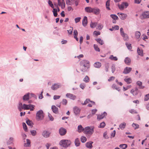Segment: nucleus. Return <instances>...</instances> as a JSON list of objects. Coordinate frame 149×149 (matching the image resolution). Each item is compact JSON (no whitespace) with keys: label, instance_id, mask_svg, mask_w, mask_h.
I'll return each mask as SVG.
<instances>
[{"label":"nucleus","instance_id":"1","mask_svg":"<svg viewBox=\"0 0 149 149\" xmlns=\"http://www.w3.org/2000/svg\"><path fill=\"white\" fill-rule=\"evenodd\" d=\"M45 114L42 110L38 111L36 114V118L37 121L41 120H43Z\"/></svg>","mask_w":149,"mask_h":149},{"label":"nucleus","instance_id":"2","mask_svg":"<svg viewBox=\"0 0 149 149\" xmlns=\"http://www.w3.org/2000/svg\"><path fill=\"white\" fill-rule=\"evenodd\" d=\"M71 143V141L70 140L63 139L60 141L59 144L62 147L67 148L70 146Z\"/></svg>","mask_w":149,"mask_h":149},{"label":"nucleus","instance_id":"3","mask_svg":"<svg viewBox=\"0 0 149 149\" xmlns=\"http://www.w3.org/2000/svg\"><path fill=\"white\" fill-rule=\"evenodd\" d=\"M84 132L86 134L91 135L94 132V127L89 126L86 127L85 128Z\"/></svg>","mask_w":149,"mask_h":149},{"label":"nucleus","instance_id":"4","mask_svg":"<svg viewBox=\"0 0 149 149\" xmlns=\"http://www.w3.org/2000/svg\"><path fill=\"white\" fill-rule=\"evenodd\" d=\"M58 5L56 3H54V6L56 8L58 7V5L61 6L62 9L65 8V4L64 0H58Z\"/></svg>","mask_w":149,"mask_h":149},{"label":"nucleus","instance_id":"5","mask_svg":"<svg viewBox=\"0 0 149 149\" xmlns=\"http://www.w3.org/2000/svg\"><path fill=\"white\" fill-rule=\"evenodd\" d=\"M128 6L127 2H123L120 5L118 4V7L121 10H123L124 8H126Z\"/></svg>","mask_w":149,"mask_h":149},{"label":"nucleus","instance_id":"6","mask_svg":"<svg viewBox=\"0 0 149 149\" xmlns=\"http://www.w3.org/2000/svg\"><path fill=\"white\" fill-rule=\"evenodd\" d=\"M73 110L75 115L78 116L80 113L81 109L78 107L75 106L73 108Z\"/></svg>","mask_w":149,"mask_h":149},{"label":"nucleus","instance_id":"7","mask_svg":"<svg viewBox=\"0 0 149 149\" xmlns=\"http://www.w3.org/2000/svg\"><path fill=\"white\" fill-rule=\"evenodd\" d=\"M89 61L87 60H83L81 61L80 63V66L85 67H86L87 66H89Z\"/></svg>","mask_w":149,"mask_h":149},{"label":"nucleus","instance_id":"8","mask_svg":"<svg viewBox=\"0 0 149 149\" xmlns=\"http://www.w3.org/2000/svg\"><path fill=\"white\" fill-rule=\"evenodd\" d=\"M51 134V132L47 130H44L42 133V136L45 138L49 137Z\"/></svg>","mask_w":149,"mask_h":149},{"label":"nucleus","instance_id":"9","mask_svg":"<svg viewBox=\"0 0 149 149\" xmlns=\"http://www.w3.org/2000/svg\"><path fill=\"white\" fill-rule=\"evenodd\" d=\"M61 86V84L60 83L54 84L52 86L51 88L52 90H56L58 88H60Z\"/></svg>","mask_w":149,"mask_h":149},{"label":"nucleus","instance_id":"10","mask_svg":"<svg viewBox=\"0 0 149 149\" xmlns=\"http://www.w3.org/2000/svg\"><path fill=\"white\" fill-rule=\"evenodd\" d=\"M117 14L120 19L123 20H125L127 17V14L122 13H118Z\"/></svg>","mask_w":149,"mask_h":149},{"label":"nucleus","instance_id":"11","mask_svg":"<svg viewBox=\"0 0 149 149\" xmlns=\"http://www.w3.org/2000/svg\"><path fill=\"white\" fill-rule=\"evenodd\" d=\"M66 96L67 97L73 100H75L76 98V96L75 95L70 93L66 94Z\"/></svg>","mask_w":149,"mask_h":149},{"label":"nucleus","instance_id":"12","mask_svg":"<svg viewBox=\"0 0 149 149\" xmlns=\"http://www.w3.org/2000/svg\"><path fill=\"white\" fill-rule=\"evenodd\" d=\"M59 133L61 136L64 135L66 133V130L64 128L61 127L59 130Z\"/></svg>","mask_w":149,"mask_h":149},{"label":"nucleus","instance_id":"13","mask_svg":"<svg viewBox=\"0 0 149 149\" xmlns=\"http://www.w3.org/2000/svg\"><path fill=\"white\" fill-rule=\"evenodd\" d=\"M107 115V113L105 112H104L101 115L98 114L97 115V119L98 120H100L103 119L104 116Z\"/></svg>","mask_w":149,"mask_h":149},{"label":"nucleus","instance_id":"14","mask_svg":"<svg viewBox=\"0 0 149 149\" xmlns=\"http://www.w3.org/2000/svg\"><path fill=\"white\" fill-rule=\"evenodd\" d=\"M23 109L24 110H29V109L31 107H33V104H29L27 105L26 104H24L23 105Z\"/></svg>","mask_w":149,"mask_h":149},{"label":"nucleus","instance_id":"15","mask_svg":"<svg viewBox=\"0 0 149 149\" xmlns=\"http://www.w3.org/2000/svg\"><path fill=\"white\" fill-rule=\"evenodd\" d=\"M131 68L126 67L124 70L123 73L125 74L129 73L132 70Z\"/></svg>","mask_w":149,"mask_h":149},{"label":"nucleus","instance_id":"16","mask_svg":"<svg viewBox=\"0 0 149 149\" xmlns=\"http://www.w3.org/2000/svg\"><path fill=\"white\" fill-rule=\"evenodd\" d=\"M142 15L143 18H149V11H146L143 12Z\"/></svg>","mask_w":149,"mask_h":149},{"label":"nucleus","instance_id":"17","mask_svg":"<svg viewBox=\"0 0 149 149\" xmlns=\"http://www.w3.org/2000/svg\"><path fill=\"white\" fill-rule=\"evenodd\" d=\"M100 10L97 8H93L92 13H94L95 14L97 15L99 14L100 13Z\"/></svg>","mask_w":149,"mask_h":149},{"label":"nucleus","instance_id":"18","mask_svg":"<svg viewBox=\"0 0 149 149\" xmlns=\"http://www.w3.org/2000/svg\"><path fill=\"white\" fill-rule=\"evenodd\" d=\"M51 108L53 113L56 114L58 113V109L55 106L52 105Z\"/></svg>","mask_w":149,"mask_h":149},{"label":"nucleus","instance_id":"19","mask_svg":"<svg viewBox=\"0 0 149 149\" xmlns=\"http://www.w3.org/2000/svg\"><path fill=\"white\" fill-rule=\"evenodd\" d=\"M87 19L86 16H84L82 20V24L84 26H86L87 24Z\"/></svg>","mask_w":149,"mask_h":149},{"label":"nucleus","instance_id":"20","mask_svg":"<svg viewBox=\"0 0 149 149\" xmlns=\"http://www.w3.org/2000/svg\"><path fill=\"white\" fill-rule=\"evenodd\" d=\"M26 143H24V146L25 147H29L31 146V141L29 139H26Z\"/></svg>","mask_w":149,"mask_h":149},{"label":"nucleus","instance_id":"21","mask_svg":"<svg viewBox=\"0 0 149 149\" xmlns=\"http://www.w3.org/2000/svg\"><path fill=\"white\" fill-rule=\"evenodd\" d=\"M93 8L90 7H87L85 8V11L88 13H92Z\"/></svg>","mask_w":149,"mask_h":149},{"label":"nucleus","instance_id":"22","mask_svg":"<svg viewBox=\"0 0 149 149\" xmlns=\"http://www.w3.org/2000/svg\"><path fill=\"white\" fill-rule=\"evenodd\" d=\"M137 85L139 86V88L140 89H143L144 88L145 86H142V82L139 81H137L136 83Z\"/></svg>","mask_w":149,"mask_h":149},{"label":"nucleus","instance_id":"23","mask_svg":"<svg viewBox=\"0 0 149 149\" xmlns=\"http://www.w3.org/2000/svg\"><path fill=\"white\" fill-rule=\"evenodd\" d=\"M121 36L123 37L124 40L126 41L128 40L129 37L127 34L124 33V34H122Z\"/></svg>","mask_w":149,"mask_h":149},{"label":"nucleus","instance_id":"24","mask_svg":"<svg viewBox=\"0 0 149 149\" xmlns=\"http://www.w3.org/2000/svg\"><path fill=\"white\" fill-rule=\"evenodd\" d=\"M124 62L125 64L127 65H129L131 63V60L130 58L129 57H127L125 59Z\"/></svg>","mask_w":149,"mask_h":149},{"label":"nucleus","instance_id":"25","mask_svg":"<svg viewBox=\"0 0 149 149\" xmlns=\"http://www.w3.org/2000/svg\"><path fill=\"white\" fill-rule=\"evenodd\" d=\"M29 93H28L23 96V99L24 101H27L29 99Z\"/></svg>","mask_w":149,"mask_h":149},{"label":"nucleus","instance_id":"26","mask_svg":"<svg viewBox=\"0 0 149 149\" xmlns=\"http://www.w3.org/2000/svg\"><path fill=\"white\" fill-rule=\"evenodd\" d=\"M126 124V123L125 122L121 123L119 125V128L121 130H123L125 128Z\"/></svg>","mask_w":149,"mask_h":149},{"label":"nucleus","instance_id":"27","mask_svg":"<svg viewBox=\"0 0 149 149\" xmlns=\"http://www.w3.org/2000/svg\"><path fill=\"white\" fill-rule=\"evenodd\" d=\"M92 141H89L87 142L86 144V146L88 148H91L92 147V144L93 143Z\"/></svg>","mask_w":149,"mask_h":149},{"label":"nucleus","instance_id":"28","mask_svg":"<svg viewBox=\"0 0 149 149\" xmlns=\"http://www.w3.org/2000/svg\"><path fill=\"white\" fill-rule=\"evenodd\" d=\"M137 52L138 54L141 56H143V50L140 49L139 47L137 49Z\"/></svg>","mask_w":149,"mask_h":149},{"label":"nucleus","instance_id":"29","mask_svg":"<svg viewBox=\"0 0 149 149\" xmlns=\"http://www.w3.org/2000/svg\"><path fill=\"white\" fill-rule=\"evenodd\" d=\"M94 65L96 68H99L101 67V64L100 62H97L94 63Z\"/></svg>","mask_w":149,"mask_h":149},{"label":"nucleus","instance_id":"30","mask_svg":"<svg viewBox=\"0 0 149 149\" xmlns=\"http://www.w3.org/2000/svg\"><path fill=\"white\" fill-rule=\"evenodd\" d=\"M124 80L128 84H129L132 82V80L131 78H125L124 79Z\"/></svg>","mask_w":149,"mask_h":149},{"label":"nucleus","instance_id":"31","mask_svg":"<svg viewBox=\"0 0 149 149\" xmlns=\"http://www.w3.org/2000/svg\"><path fill=\"white\" fill-rule=\"evenodd\" d=\"M89 66H87L86 67H81V70L82 72H87Z\"/></svg>","mask_w":149,"mask_h":149},{"label":"nucleus","instance_id":"32","mask_svg":"<svg viewBox=\"0 0 149 149\" xmlns=\"http://www.w3.org/2000/svg\"><path fill=\"white\" fill-rule=\"evenodd\" d=\"M141 35L140 32L139 31H136L135 33V36L137 39H139Z\"/></svg>","mask_w":149,"mask_h":149},{"label":"nucleus","instance_id":"33","mask_svg":"<svg viewBox=\"0 0 149 149\" xmlns=\"http://www.w3.org/2000/svg\"><path fill=\"white\" fill-rule=\"evenodd\" d=\"M78 132H81L83 131H84V129L82 127L81 125H79L78 127Z\"/></svg>","mask_w":149,"mask_h":149},{"label":"nucleus","instance_id":"34","mask_svg":"<svg viewBox=\"0 0 149 149\" xmlns=\"http://www.w3.org/2000/svg\"><path fill=\"white\" fill-rule=\"evenodd\" d=\"M75 145L76 146H78L80 145V142L78 138H77L75 139L74 141Z\"/></svg>","mask_w":149,"mask_h":149},{"label":"nucleus","instance_id":"35","mask_svg":"<svg viewBox=\"0 0 149 149\" xmlns=\"http://www.w3.org/2000/svg\"><path fill=\"white\" fill-rule=\"evenodd\" d=\"M14 139L13 137H10L9 138V140L8 141L7 143L8 145H9L13 143Z\"/></svg>","mask_w":149,"mask_h":149},{"label":"nucleus","instance_id":"36","mask_svg":"<svg viewBox=\"0 0 149 149\" xmlns=\"http://www.w3.org/2000/svg\"><path fill=\"white\" fill-rule=\"evenodd\" d=\"M95 40L97 42L100 44L101 45H102L104 44L103 40L100 38L96 39Z\"/></svg>","mask_w":149,"mask_h":149},{"label":"nucleus","instance_id":"37","mask_svg":"<svg viewBox=\"0 0 149 149\" xmlns=\"http://www.w3.org/2000/svg\"><path fill=\"white\" fill-rule=\"evenodd\" d=\"M97 23L95 22H91L90 24V26L92 28H94L95 27L97 26Z\"/></svg>","mask_w":149,"mask_h":149},{"label":"nucleus","instance_id":"38","mask_svg":"<svg viewBox=\"0 0 149 149\" xmlns=\"http://www.w3.org/2000/svg\"><path fill=\"white\" fill-rule=\"evenodd\" d=\"M53 8V10L52 12L53 13L54 15V17H57L58 15L57 9L54 8Z\"/></svg>","mask_w":149,"mask_h":149},{"label":"nucleus","instance_id":"39","mask_svg":"<svg viewBox=\"0 0 149 149\" xmlns=\"http://www.w3.org/2000/svg\"><path fill=\"white\" fill-rule=\"evenodd\" d=\"M132 126L134 128L135 130L136 129L138 128L139 127V125L133 123L132 124Z\"/></svg>","mask_w":149,"mask_h":149},{"label":"nucleus","instance_id":"40","mask_svg":"<svg viewBox=\"0 0 149 149\" xmlns=\"http://www.w3.org/2000/svg\"><path fill=\"white\" fill-rule=\"evenodd\" d=\"M109 58L112 60L117 61L118 60L117 57L116 56H113V55L110 56Z\"/></svg>","mask_w":149,"mask_h":149},{"label":"nucleus","instance_id":"41","mask_svg":"<svg viewBox=\"0 0 149 149\" xmlns=\"http://www.w3.org/2000/svg\"><path fill=\"white\" fill-rule=\"evenodd\" d=\"M127 145L126 144H120L119 145V147L122 149H125L127 147Z\"/></svg>","mask_w":149,"mask_h":149},{"label":"nucleus","instance_id":"42","mask_svg":"<svg viewBox=\"0 0 149 149\" xmlns=\"http://www.w3.org/2000/svg\"><path fill=\"white\" fill-rule=\"evenodd\" d=\"M110 16L114 20H118V17L114 14H111L110 15Z\"/></svg>","mask_w":149,"mask_h":149},{"label":"nucleus","instance_id":"43","mask_svg":"<svg viewBox=\"0 0 149 149\" xmlns=\"http://www.w3.org/2000/svg\"><path fill=\"white\" fill-rule=\"evenodd\" d=\"M89 78L87 76H86L83 79V81L86 83H88L89 81Z\"/></svg>","mask_w":149,"mask_h":149},{"label":"nucleus","instance_id":"44","mask_svg":"<svg viewBox=\"0 0 149 149\" xmlns=\"http://www.w3.org/2000/svg\"><path fill=\"white\" fill-rule=\"evenodd\" d=\"M130 92L133 95H137L138 93V92L134 91V90L133 89H132L131 90Z\"/></svg>","mask_w":149,"mask_h":149},{"label":"nucleus","instance_id":"45","mask_svg":"<svg viewBox=\"0 0 149 149\" xmlns=\"http://www.w3.org/2000/svg\"><path fill=\"white\" fill-rule=\"evenodd\" d=\"M93 46L94 49L96 51L98 52H100V50L97 45L94 44L93 45Z\"/></svg>","mask_w":149,"mask_h":149},{"label":"nucleus","instance_id":"46","mask_svg":"<svg viewBox=\"0 0 149 149\" xmlns=\"http://www.w3.org/2000/svg\"><path fill=\"white\" fill-rule=\"evenodd\" d=\"M48 4L52 8H54V6L52 2L50 0H48Z\"/></svg>","mask_w":149,"mask_h":149},{"label":"nucleus","instance_id":"47","mask_svg":"<svg viewBox=\"0 0 149 149\" xmlns=\"http://www.w3.org/2000/svg\"><path fill=\"white\" fill-rule=\"evenodd\" d=\"M109 67V64L108 63H106L105 64V70L106 72L108 71V69Z\"/></svg>","mask_w":149,"mask_h":149},{"label":"nucleus","instance_id":"48","mask_svg":"<svg viewBox=\"0 0 149 149\" xmlns=\"http://www.w3.org/2000/svg\"><path fill=\"white\" fill-rule=\"evenodd\" d=\"M81 141L82 143H84L86 141V138L84 136H82L81 138Z\"/></svg>","mask_w":149,"mask_h":149},{"label":"nucleus","instance_id":"49","mask_svg":"<svg viewBox=\"0 0 149 149\" xmlns=\"http://www.w3.org/2000/svg\"><path fill=\"white\" fill-rule=\"evenodd\" d=\"M22 125L24 130L27 132V127L26 124L24 123H22Z\"/></svg>","mask_w":149,"mask_h":149},{"label":"nucleus","instance_id":"50","mask_svg":"<svg viewBox=\"0 0 149 149\" xmlns=\"http://www.w3.org/2000/svg\"><path fill=\"white\" fill-rule=\"evenodd\" d=\"M125 45L128 49L129 50H131L132 49L131 45L130 44H129L127 43H126Z\"/></svg>","mask_w":149,"mask_h":149},{"label":"nucleus","instance_id":"51","mask_svg":"<svg viewBox=\"0 0 149 149\" xmlns=\"http://www.w3.org/2000/svg\"><path fill=\"white\" fill-rule=\"evenodd\" d=\"M111 69L112 72L113 73L116 70V67L115 64H113L112 65L111 67Z\"/></svg>","mask_w":149,"mask_h":149},{"label":"nucleus","instance_id":"52","mask_svg":"<svg viewBox=\"0 0 149 149\" xmlns=\"http://www.w3.org/2000/svg\"><path fill=\"white\" fill-rule=\"evenodd\" d=\"M70 29L69 30H68L67 31L68 33L70 35H71L72 33L73 28L71 27H70Z\"/></svg>","mask_w":149,"mask_h":149},{"label":"nucleus","instance_id":"53","mask_svg":"<svg viewBox=\"0 0 149 149\" xmlns=\"http://www.w3.org/2000/svg\"><path fill=\"white\" fill-rule=\"evenodd\" d=\"M106 8L108 10H110V8L109 7L110 2H106Z\"/></svg>","mask_w":149,"mask_h":149},{"label":"nucleus","instance_id":"54","mask_svg":"<svg viewBox=\"0 0 149 149\" xmlns=\"http://www.w3.org/2000/svg\"><path fill=\"white\" fill-rule=\"evenodd\" d=\"M105 125V123L104 122H103L100 124V126L99 127L103 128L104 127Z\"/></svg>","mask_w":149,"mask_h":149},{"label":"nucleus","instance_id":"55","mask_svg":"<svg viewBox=\"0 0 149 149\" xmlns=\"http://www.w3.org/2000/svg\"><path fill=\"white\" fill-rule=\"evenodd\" d=\"M129 112L131 113H137V112L135 110L133 109H131L129 110Z\"/></svg>","mask_w":149,"mask_h":149},{"label":"nucleus","instance_id":"56","mask_svg":"<svg viewBox=\"0 0 149 149\" xmlns=\"http://www.w3.org/2000/svg\"><path fill=\"white\" fill-rule=\"evenodd\" d=\"M90 100L89 99H86L84 103H82V104L83 105H86L90 102Z\"/></svg>","mask_w":149,"mask_h":149},{"label":"nucleus","instance_id":"57","mask_svg":"<svg viewBox=\"0 0 149 149\" xmlns=\"http://www.w3.org/2000/svg\"><path fill=\"white\" fill-rule=\"evenodd\" d=\"M149 99V94L146 95L145 96L144 100L145 101H148Z\"/></svg>","mask_w":149,"mask_h":149},{"label":"nucleus","instance_id":"58","mask_svg":"<svg viewBox=\"0 0 149 149\" xmlns=\"http://www.w3.org/2000/svg\"><path fill=\"white\" fill-rule=\"evenodd\" d=\"M31 133L33 136H35L36 134V130H31Z\"/></svg>","mask_w":149,"mask_h":149},{"label":"nucleus","instance_id":"59","mask_svg":"<svg viewBox=\"0 0 149 149\" xmlns=\"http://www.w3.org/2000/svg\"><path fill=\"white\" fill-rule=\"evenodd\" d=\"M81 19V17H78L76 18L75 19V22L76 23H77L79 22L80 21V19Z\"/></svg>","mask_w":149,"mask_h":149},{"label":"nucleus","instance_id":"60","mask_svg":"<svg viewBox=\"0 0 149 149\" xmlns=\"http://www.w3.org/2000/svg\"><path fill=\"white\" fill-rule=\"evenodd\" d=\"M74 37H77L78 32L76 30H74L73 32Z\"/></svg>","mask_w":149,"mask_h":149},{"label":"nucleus","instance_id":"61","mask_svg":"<svg viewBox=\"0 0 149 149\" xmlns=\"http://www.w3.org/2000/svg\"><path fill=\"white\" fill-rule=\"evenodd\" d=\"M48 117L49 118L50 120L52 121L54 120V118L49 113L48 114Z\"/></svg>","mask_w":149,"mask_h":149},{"label":"nucleus","instance_id":"62","mask_svg":"<svg viewBox=\"0 0 149 149\" xmlns=\"http://www.w3.org/2000/svg\"><path fill=\"white\" fill-rule=\"evenodd\" d=\"M67 103V101L66 99H64L63 100L62 103L63 104L66 105Z\"/></svg>","mask_w":149,"mask_h":149},{"label":"nucleus","instance_id":"63","mask_svg":"<svg viewBox=\"0 0 149 149\" xmlns=\"http://www.w3.org/2000/svg\"><path fill=\"white\" fill-rule=\"evenodd\" d=\"M96 26L97 29L99 30H101L102 28V27L101 26V25L100 24H97V26Z\"/></svg>","mask_w":149,"mask_h":149},{"label":"nucleus","instance_id":"64","mask_svg":"<svg viewBox=\"0 0 149 149\" xmlns=\"http://www.w3.org/2000/svg\"><path fill=\"white\" fill-rule=\"evenodd\" d=\"M85 84L84 83H82L80 85V87L82 89H84L85 87Z\"/></svg>","mask_w":149,"mask_h":149}]
</instances>
